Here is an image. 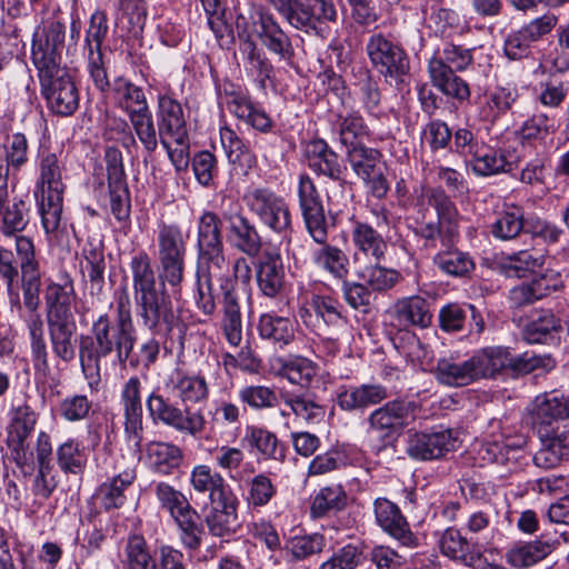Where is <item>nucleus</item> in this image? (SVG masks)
Returning <instances> with one entry per match:
<instances>
[{"label":"nucleus","mask_w":569,"mask_h":569,"mask_svg":"<svg viewBox=\"0 0 569 569\" xmlns=\"http://www.w3.org/2000/svg\"><path fill=\"white\" fill-rule=\"evenodd\" d=\"M186 256L187 240L181 228L162 222L157 233L161 283H157L151 259L146 251H140L130 261L136 313L141 326L152 335H169L177 323L178 317L164 283L173 293L179 290L184 279Z\"/></svg>","instance_id":"f257e3e1"},{"label":"nucleus","mask_w":569,"mask_h":569,"mask_svg":"<svg viewBox=\"0 0 569 569\" xmlns=\"http://www.w3.org/2000/svg\"><path fill=\"white\" fill-rule=\"evenodd\" d=\"M278 376L286 378L290 383L309 387L318 375L319 367L310 359L293 356L279 360Z\"/></svg>","instance_id":"09e8293b"},{"label":"nucleus","mask_w":569,"mask_h":569,"mask_svg":"<svg viewBox=\"0 0 569 569\" xmlns=\"http://www.w3.org/2000/svg\"><path fill=\"white\" fill-rule=\"evenodd\" d=\"M326 547V539L321 533L293 536L284 543L286 552L295 561H303L311 556L322 552Z\"/></svg>","instance_id":"0e129e2a"},{"label":"nucleus","mask_w":569,"mask_h":569,"mask_svg":"<svg viewBox=\"0 0 569 569\" xmlns=\"http://www.w3.org/2000/svg\"><path fill=\"white\" fill-rule=\"evenodd\" d=\"M73 296L74 289L71 280H67L64 283H50L47 286L44 301L48 322L74 319L71 311Z\"/></svg>","instance_id":"f704fd0d"},{"label":"nucleus","mask_w":569,"mask_h":569,"mask_svg":"<svg viewBox=\"0 0 569 569\" xmlns=\"http://www.w3.org/2000/svg\"><path fill=\"white\" fill-rule=\"evenodd\" d=\"M141 381L139 377H130L122 386L120 401L124 417V436L130 447L141 450L143 440V418L141 402Z\"/></svg>","instance_id":"a211bd4d"},{"label":"nucleus","mask_w":569,"mask_h":569,"mask_svg":"<svg viewBox=\"0 0 569 569\" xmlns=\"http://www.w3.org/2000/svg\"><path fill=\"white\" fill-rule=\"evenodd\" d=\"M280 398L297 418L308 423H318L325 418V407L308 392L281 391Z\"/></svg>","instance_id":"49530a36"},{"label":"nucleus","mask_w":569,"mask_h":569,"mask_svg":"<svg viewBox=\"0 0 569 569\" xmlns=\"http://www.w3.org/2000/svg\"><path fill=\"white\" fill-rule=\"evenodd\" d=\"M30 336L33 366L37 371L47 373L50 370L47 342L43 337V322L38 311H30L26 318Z\"/></svg>","instance_id":"3c124183"},{"label":"nucleus","mask_w":569,"mask_h":569,"mask_svg":"<svg viewBox=\"0 0 569 569\" xmlns=\"http://www.w3.org/2000/svg\"><path fill=\"white\" fill-rule=\"evenodd\" d=\"M16 250L20 257L22 271L23 305L29 311H38L40 280L37 273L33 242L28 237L18 236L16 238Z\"/></svg>","instance_id":"aec40b11"},{"label":"nucleus","mask_w":569,"mask_h":569,"mask_svg":"<svg viewBox=\"0 0 569 569\" xmlns=\"http://www.w3.org/2000/svg\"><path fill=\"white\" fill-rule=\"evenodd\" d=\"M221 218L212 211H204L197 224V306L204 315L214 311L213 282L229 284L241 280L248 283L251 268L243 257L233 261L224 253Z\"/></svg>","instance_id":"f03ea898"},{"label":"nucleus","mask_w":569,"mask_h":569,"mask_svg":"<svg viewBox=\"0 0 569 569\" xmlns=\"http://www.w3.org/2000/svg\"><path fill=\"white\" fill-rule=\"evenodd\" d=\"M347 495L339 485L321 488L315 496L310 512L312 517L320 518L329 511H339L346 507Z\"/></svg>","instance_id":"69168bd1"},{"label":"nucleus","mask_w":569,"mask_h":569,"mask_svg":"<svg viewBox=\"0 0 569 569\" xmlns=\"http://www.w3.org/2000/svg\"><path fill=\"white\" fill-rule=\"evenodd\" d=\"M347 160L356 176L360 179L369 177L371 172H375L376 169L383 164L381 153L377 149L366 147L365 144L348 148Z\"/></svg>","instance_id":"e2e57ef3"},{"label":"nucleus","mask_w":569,"mask_h":569,"mask_svg":"<svg viewBox=\"0 0 569 569\" xmlns=\"http://www.w3.org/2000/svg\"><path fill=\"white\" fill-rule=\"evenodd\" d=\"M254 28L258 38L269 52L284 61L293 57L295 50L289 36L272 14L260 12L254 21Z\"/></svg>","instance_id":"a878e982"},{"label":"nucleus","mask_w":569,"mask_h":569,"mask_svg":"<svg viewBox=\"0 0 569 569\" xmlns=\"http://www.w3.org/2000/svg\"><path fill=\"white\" fill-rule=\"evenodd\" d=\"M246 439L264 459L282 461L286 457L284 448L277 436L266 428L257 426L248 427Z\"/></svg>","instance_id":"864d4df0"},{"label":"nucleus","mask_w":569,"mask_h":569,"mask_svg":"<svg viewBox=\"0 0 569 569\" xmlns=\"http://www.w3.org/2000/svg\"><path fill=\"white\" fill-rule=\"evenodd\" d=\"M542 264V256L521 250L501 259L500 271L507 278H523Z\"/></svg>","instance_id":"680f3d73"},{"label":"nucleus","mask_w":569,"mask_h":569,"mask_svg":"<svg viewBox=\"0 0 569 569\" xmlns=\"http://www.w3.org/2000/svg\"><path fill=\"white\" fill-rule=\"evenodd\" d=\"M428 203L437 212V222L446 228L448 236L458 237L460 216L456 204L450 200L441 188H430L426 191Z\"/></svg>","instance_id":"de8ad7c7"},{"label":"nucleus","mask_w":569,"mask_h":569,"mask_svg":"<svg viewBox=\"0 0 569 569\" xmlns=\"http://www.w3.org/2000/svg\"><path fill=\"white\" fill-rule=\"evenodd\" d=\"M223 211L222 218L227 222V239L232 248L248 257H257L261 251L262 240L257 227L242 214L241 209Z\"/></svg>","instance_id":"6ab92c4d"},{"label":"nucleus","mask_w":569,"mask_h":569,"mask_svg":"<svg viewBox=\"0 0 569 569\" xmlns=\"http://www.w3.org/2000/svg\"><path fill=\"white\" fill-rule=\"evenodd\" d=\"M170 383L176 397L186 407L179 408L162 395L151 392L146 401L149 415L180 433L197 438L204 431L207 420L201 409H192L188 405L206 402L210 395L209 385L204 377L181 370L170 377Z\"/></svg>","instance_id":"7ed1b4c3"},{"label":"nucleus","mask_w":569,"mask_h":569,"mask_svg":"<svg viewBox=\"0 0 569 569\" xmlns=\"http://www.w3.org/2000/svg\"><path fill=\"white\" fill-rule=\"evenodd\" d=\"M535 429L569 419V395L558 390L542 392L535 397L528 408Z\"/></svg>","instance_id":"412c9836"},{"label":"nucleus","mask_w":569,"mask_h":569,"mask_svg":"<svg viewBox=\"0 0 569 569\" xmlns=\"http://www.w3.org/2000/svg\"><path fill=\"white\" fill-rule=\"evenodd\" d=\"M457 437L451 429L429 432H409L406 443L407 455L418 461H430L443 458L457 447Z\"/></svg>","instance_id":"f3484780"},{"label":"nucleus","mask_w":569,"mask_h":569,"mask_svg":"<svg viewBox=\"0 0 569 569\" xmlns=\"http://www.w3.org/2000/svg\"><path fill=\"white\" fill-rule=\"evenodd\" d=\"M64 41L66 27L57 20L48 21L41 30L34 32L31 59L38 73L64 68L61 66Z\"/></svg>","instance_id":"f8f14e48"},{"label":"nucleus","mask_w":569,"mask_h":569,"mask_svg":"<svg viewBox=\"0 0 569 569\" xmlns=\"http://www.w3.org/2000/svg\"><path fill=\"white\" fill-rule=\"evenodd\" d=\"M154 495L161 508L173 519L192 508L187 497L167 482L156 483Z\"/></svg>","instance_id":"774afa93"},{"label":"nucleus","mask_w":569,"mask_h":569,"mask_svg":"<svg viewBox=\"0 0 569 569\" xmlns=\"http://www.w3.org/2000/svg\"><path fill=\"white\" fill-rule=\"evenodd\" d=\"M220 141L230 163L241 168H251L256 163L253 152L233 129L220 128Z\"/></svg>","instance_id":"603ef678"},{"label":"nucleus","mask_w":569,"mask_h":569,"mask_svg":"<svg viewBox=\"0 0 569 569\" xmlns=\"http://www.w3.org/2000/svg\"><path fill=\"white\" fill-rule=\"evenodd\" d=\"M259 291L267 298H279L286 290V270L278 252H266L256 270Z\"/></svg>","instance_id":"393cba45"},{"label":"nucleus","mask_w":569,"mask_h":569,"mask_svg":"<svg viewBox=\"0 0 569 569\" xmlns=\"http://www.w3.org/2000/svg\"><path fill=\"white\" fill-rule=\"evenodd\" d=\"M7 427V443L18 466H30L33 453H28L27 439L34 430L37 413L27 403L14 406L10 410Z\"/></svg>","instance_id":"dca6fc26"},{"label":"nucleus","mask_w":569,"mask_h":569,"mask_svg":"<svg viewBox=\"0 0 569 569\" xmlns=\"http://www.w3.org/2000/svg\"><path fill=\"white\" fill-rule=\"evenodd\" d=\"M111 92L117 106L128 114V118L149 109L143 90L128 79H114Z\"/></svg>","instance_id":"37998d69"},{"label":"nucleus","mask_w":569,"mask_h":569,"mask_svg":"<svg viewBox=\"0 0 569 569\" xmlns=\"http://www.w3.org/2000/svg\"><path fill=\"white\" fill-rule=\"evenodd\" d=\"M320 244L321 248L312 253L315 266L337 280H345L349 273L347 254L340 248L329 244L327 240Z\"/></svg>","instance_id":"a18cd8bd"},{"label":"nucleus","mask_w":569,"mask_h":569,"mask_svg":"<svg viewBox=\"0 0 569 569\" xmlns=\"http://www.w3.org/2000/svg\"><path fill=\"white\" fill-rule=\"evenodd\" d=\"M173 520L178 526L182 547L188 551L198 550L203 541L204 529L197 510L191 508Z\"/></svg>","instance_id":"6e6d98bb"},{"label":"nucleus","mask_w":569,"mask_h":569,"mask_svg":"<svg viewBox=\"0 0 569 569\" xmlns=\"http://www.w3.org/2000/svg\"><path fill=\"white\" fill-rule=\"evenodd\" d=\"M305 158L308 167L318 174H323L332 180V184L326 187L329 210H339L342 200L346 199L345 182L341 179L343 167L338 154L323 139H312L305 144Z\"/></svg>","instance_id":"1a4fd4ad"},{"label":"nucleus","mask_w":569,"mask_h":569,"mask_svg":"<svg viewBox=\"0 0 569 569\" xmlns=\"http://www.w3.org/2000/svg\"><path fill=\"white\" fill-rule=\"evenodd\" d=\"M366 50L373 67L385 77L398 79L409 71L405 50L382 33L370 36Z\"/></svg>","instance_id":"2eb2a0df"},{"label":"nucleus","mask_w":569,"mask_h":569,"mask_svg":"<svg viewBox=\"0 0 569 569\" xmlns=\"http://www.w3.org/2000/svg\"><path fill=\"white\" fill-rule=\"evenodd\" d=\"M293 28L319 34L322 26L337 20L332 0H268Z\"/></svg>","instance_id":"0eeeda50"},{"label":"nucleus","mask_w":569,"mask_h":569,"mask_svg":"<svg viewBox=\"0 0 569 569\" xmlns=\"http://www.w3.org/2000/svg\"><path fill=\"white\" fill-rule=\"evenodd\" d=\"M350 237L355 254L361 253L366 258L380 262L385 259L388 249L387 241L370 223L351 218Z\"/></svg>","instance_id":"cd10ccee"},{"label":"nucleus","mask_w":569,"mask_h":569,"mask_svg":"<svg viewBox=\"0 0 569 569\" xmlns=\"http://www.w3.org/2000/svg\"><path fill=\"white\" fill-rule=\"evenodd\" d=\"M432 371L437 381L448 387H465L476 381L469 359L458 361L452 356L443 357L437 361Z\"/></svg>","instance_id":"4c0bfd02"},{"label":"nucleus","mask_w":569,"mask_h":569,"mask_svg":"<svg viewBox=\"0 0 569 569\" xmlns=\"http://www.w3.org/2000/svg\"><path fill=\"white\" fill-rule=\"evenodd\" d=\"M28 206L21 198H13L9 204V186L6 184V196L0 201V230L6 237L14 236L28 224Z\"/></svg>","instance_id":"c03bdc74"},{"label":"nucleus","mask_w":569,"mask_h":569,"mask_svg":"<svg viewBox=\"0 0 569 569\" xmlns=\"http://www.w3.org/2000/svg\"><path fill=\"white\" fill-rule=\"evenodd\" d=\"M57 463L64 473L79 475L87 465V453L81 442L68 439L56 450Z\"/></svg>","instance_id":"bf43d9fd"},{"label":"nucleus","mask_w":569,"mask_h":569,"mask_svg":"<svg viewBox=\"0 0 569 569\" xmlns=\"http://www.w3.org/2000/svg\"><path fill=\"white\" fill-rule=\"evenodd\" d=\"M523 208L515 202L503 201L490 224V232L493 238L501 241L515 240L523 232Z\"/></svg>","instance_id":"473e14b6"},{"label":"nucleus","mask_w":569,"mask_h":569,"mask_svg":"<svg viewBox=\"0 0 569 569\" xmlns=\"http://www.w3.org/2000/svg\"><path fill=\"white\" fill-rule=\"evenodd\" d=\"M392 325L399 329L410 327L427 328L432 322V313L427 299L410 296L398 299L389 310Z\"/></svg>","instance_id":"5701e85b"},{"label":"nucleus","mask_w":569,"mask_h":569,"mask_svg":"<svg viewBox=\"0 0 569 569\" xmlns=\"http://www.w3.org/2000/svg\"><path fill=\"white\" fill-rule=\"evenodd\" d=\"M415 409L411 401H388L368 416V433L381 441L395 439L415 419Z\"/></svg>","instance_id":"9b49d317"},{"label":"nucleus","mask_w":569,"mask_h":569,"mask_svg":"<svg viewBox=\"0 0 569 569\" xmlns=\"http://www.w3.org/2000/svg\"><path fill=\"white\" fill-rule=\"evenodd\" d=\"M242 200L259 222L271 231L287 233L291 230L292 221L289 204L284 198L270 188H250L244 192Z\"/></svg>","instance_id":"6e6552de"},{"label":"nucleus","mask_w":569,"mask_h":569,"mask_svg":"<svg viewBox=\"0 0 569 569\" xmlns=\"http://www.w3.org/2000/svg\"><path fill=\"white\" fill-rule=\"evenodd\" d=\"M470 166L475 174L480 177L492 176L512 170V163L506 160L503 153L481 143L470 157Z\"/></svg>","instance_id":"8fccbe9b"},{"label":"nucleus","mask_w":569,"mask_h":569,"mask_svg":"<svg viewBox=\"0 0 569 569\" xmlns=\"http://www.w3.org/2000/svg\"><path fill=\"white\" fill-rule=\"evenodd\" d=\"M336 131L340 142L347 148H351L358 144V139L368 134V127L358 111H351L338 117Z\"/></svg>","instance_id":"338daca9"},{"label":"nucleus","mask_w":569,"mask_h":569,"mask_svg":"<svg viewBox=\"0 0 569 569\" xmlns=\"http://www.w3.org/2000/svg\"><path fill=\"white\" fill-rule=\"evenodd\" d=\"M558 545V540H542L518 543L507 552V561L515 568H527L549 556Z\"/></svg>","instance_id":"58836bf2"},{"label":"nucleus","mask_w":569,"mask_h":569,"mask_svg":"<svg viewBox=\"0 0 569 569\" xmlns=\"http://www.w3.org/2000/svg\"><path fill=\"white\" fill-rule=\"evenodd\" d=\"M475 380L492 379L508 368L511 352L508 347L487 346L469 358Z\"/></svg>","instance_id":"bb28decb"},{"label":"nucleus","mask_w":569,"mask_h":569,"mask_svg":"<svg viewBox=\"0 0 569 569\" xmlns=\"http://www.w3.org/2000/svg\"><path fill=\"white\" fill-rule=\"evenodd\" d=\"M519 97L518 90L511 87H497L483 94L480 117L483 121L496 122L506 114Z\"/></svg>","instance_id":"a19ab883"},{"label":"nucleus","mask_w":569,"mask_h":569,"mask_svg":"<svg viewBox=\"0 0 569 569\" xmlns=\"http://www.w3.org/2000/svg\"><path fill=\"white\" fill-rule=\"evenodd\" d=\"M48 329L53 355L66 363L73 361L77 353L76 319L49 321Z\"/></svg>","instance_id":"72a5a7b5"},{"label":"nucleus","mask_w":569,"mask_h":569,"mask_svg":"<svg viewBox=\"0 0 569 569\" xmlns=\"http://www.w3.org/2000/svg\"><path fill=\"white\" fill-rule=\"evenodd\" d=\"M41 93L48 108L56 114L68 117L79 107L78 89L66 68L38 73Z\"/></svg>","instance_id":"9d476101"},{"label":"nucleus","mask_w":569,"mask_h":569,"mask_svg":"<svg viewBox=\"0 0 569 569\" xmlns=\"http://www.w3.org/2000/svg\"><path fill=\"white\" fill-rule=\"evenodd\" d=\"M258 330L262 339L282 348L295 340L296 323L287 317L263 313L260 316Z\"/></svg>","instance_id":"79ce46f5"},{"label":"nucleus","mask_w":569,"mask_h":569,"mask_svg":"<svg viewBox=\"0 0 569 569\" xmlns=\"http://www.w3.org/2000/svg\"><path fill=\"white\" fill-rule=\"evenodd\" d=\"M373 512L378 526L405 547H416L417 538L399 507L387 498L373 501Z\"/></svg>","instance_id":"4be33fe9"},{"label":"nucleus","mask_w":569,"mask_h":569,"mask_svg":"<svg viewBox=\"0 0 569 569\" xmlns=\"http://www.w3.org/2000/svg\"><path fill=\"white\" fill-rule=\"evenodd\" d=\"M297 194L307 232L315 242L325 243L328 239L325 208L318 189L308 174L299 177Z\"/></svg>","instance_id":"4468645a"},{"label":"nucleus","mask_w":569,"mask_h":569,"mask_svg":"<svg viewBox=\"0 0 569 569\" xmlns=\"http://www.w3.org/2000/svg\"><path fill=\"white\" fill-rule=\"evenodd\" d=\"M561 330V321L548 310L541 311L523 330V337L529 343H547L555 339Z\"/></svg>","instance_id":"5fc2aeb1"},{"label":"nucleus","mask_w":569,"mask_h":569,"mask_svg":"<svg viewBox=\"0 0 569 569\" xmlns=\"http://www.w3.org/2000/svg\"><path fill=\"white\" fill-rule=\"evenodd\" d=\"M134 138L142 144L144 152L152 154L159 144V129L156 128L150 108L129 117Z\"/></svg>","instance_id":"13d9d810"},{"label":"nucleus","mask_w":569,"mask_h":569,"mask_svg":"<svg viewBox=\"0 0 569 569\" xmlns=\"http://www.w3.org/2000/svg\"><path fill=\"white\" fill-rule=\"evenodd\" d=\"M388 398L387 388L379 383L345 387L337 396L338 406L345 411L366 410Z\"/></svg>","instance_id":"c756f323"},{"label":"nucleus","mask_w":569,"mask_h":569,"mask_svg":"<svg viewBox=\"0 0 569 569\" xmlns=\"http://www.w3.org/2000/svg\"><path fill=\"white\" fill-rule=\"evenodd\" d=\"M213 506L204 518L209 532L214 537H228L239 528L238 499L231 493L224 499L211 502Z\"/></svg>","instance_id":"c85d7f7f"},{"label":"nucleus","mask_w":569,"mask_h":569,"mask_svg":"<svg viewBox=\"0 0 569 569\" xmlns=\"http://www.w3.org/2000/svg\"><path fill=\"white\" fill-rule=\"evenodd\" d=\"M227 107L234 117L257 131L268 133L273 127V121L269 114L263 109L256 107L242 93H231L227 101Z\"/></svg>","instance_id":"c9c22d12"},{"label":"nucleus","mask_w":569,"mask_h":569,"mask_svg":"<svg viewBox=\"0 0 569 569\" xmlns=\"http://www.w3.org/2000/svg\"><path fill=\"white\" fill-rule=\"evenodd\" d=\"M121 562L123 569H157L146 539L138 535L128 538Z\"/></svg>","instance_id":"4d7b16f0"},{"label":"nucleus","mask_w":569,"mask_h":569,"mask_svg":"<svg viewBox=\"0 0 569 569\" xmlns=\"http://www.w3.org/2000/svg\"><path fill=\"white\" fill-rule=\"evenodd\" d=\"M137 479L136 467H126L113 477L102 482L97 490V499L106 510L121 508L126 501V491Z\"/></svg>","instance_id":"7c9ffc66"},{"label":"nucleus","mask_w":569,"mask_h":569,"mask_svg":"<svg viewBox=\"0 0 569 569\" xmlns=\"http://www.w3.org/2000/svg\"><path fill=\"white\" fill-rule=\"evenodd\" d=\"M108 17L104 11L97 10L90 17L89 28L86 32L84 48L87 50V70L100 91L110 87L101 46L108 34Z\"/></svg>","instance_id":"ddd939ff"},{"label":"nucleus","mask_w":569,"mask_h":569,"mask_svg":"<svg viewBox=\"0 0 569 569\" xmlns=\"http://www.w3.org/2000/svg\"><path fill=\"white\" fill-rule=\"evenodd\" d=\"M190 483L194 491L208 493L211 502L233 493L224 478L206 465H198L192 469Z\"/></svg>","instance_id":"ea45409f"},{"label":"nucleus","mask_w":569,"mask_h":569,"mask_svg":"<svg viewBox=\"0 0 569 569\" xmlns=\"http://www.w3.org/2000/svg\"><path fill=\"white\" fill-rule=\"evenodd\" d=\"M236 284L237 281H229L228 287H224V283H218L223 296V333L227 341L233 347H238L242 340L241 313L236 295Z\"/></svg>","instance_id":"e433bc0d"},{"label":"nucleus","mask_w":569,"mask_h":569,"mask_svg":"<svg viewBox=\"0 0 569 569\" xmlns=\"http://www.w3.org/2000/svg\"><path fill=\"white\" fill-rule=\"evenodd\" d=\"M472 61V49L447 43L442 50L435 51L428 62L431 83L448 97L460 101L469 99V86L456 72L466 70Z\"/></svg>","instance_id":"423d86ee"},{"label":"nucleus","mask_w":569,"mask_h":569,"mask_svg":"<svg viewBox=\"0 0 569 569\" xmlns=\"http://www.w3.org/2000/svg\"><path fill=\"white\" fill-rule=\"evenodd\" d=\"M64 184L62 168L56 153L43 152L39 159V178L34 196L46 233L58 234L61 226Z\"/></svg>","instance_id":"39448f33"},{"label":"nucleus","mask_w":569,"mask_h":569,"mask_svg":"<svg viewBox=\"0 0 569 569\" xmlns=\"http://www.w3.org/2000/svg\"><path fill=\"white\" fill-rule=\"evenodd\" d=\"M157 117L160 140L169 136L178 144L187 140L186 118L181 103L168 93L158 96Z\"/></svg>","instance_id":"b1692460"},{"label":"nucleus","mask_w":569,"mask_h":569,"mask_svg":"<svg viewBox=\"0 0 569 569\" xmlns=\"http://www.w3.org/2000/svg\"><path fill=\"white\" fill-rule=\"evenodd\" d=\"M90 336H81L79 358L83 373L100 381L102 361L116 352L117 361L126 367L137 342L134 326L112 320L108 313L93 320Z\"/></svg>","instance_id":"20e7f679"},{"label":"nucleus","mask_w":569,"mask_h":569,"mask_svg":"<svg viewBox=\"0 0 569 569\" xmlns=\"http://www.w3.org/2000/svg\"><path fill=\"white\" fill-rule=\"evenodd\" d=\"M144 461L149 469L161 476H169L183 460L182 450L170 442L150 441L144 446Z\"/></svg>","instance_id":"2f4dec72"},{"label":"nucleus","mask_w":569,"mask_h":569,"mask_svg":"<svg viewBox=\"0 0 569 569\" xmlns=\"http://www.w3.org/2000/svg\"><path fill=\"white\" fill-rule=\"evenodd\" d=\"M432 261L439 270L452 277H465L475 268L472 258L458 249L441 250Z\"/></svg>","instance_id":"052dcab7"}]
</instances>
